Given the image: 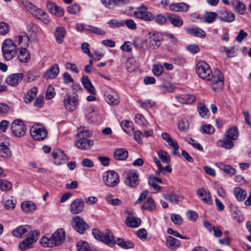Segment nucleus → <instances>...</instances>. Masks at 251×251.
I'll list each match as a JSON object with an SVG mask.
<instances>
[{
    "label": "nucleus",
    "mask_w": 251,
    "mask_h": 251,
    "mask_svg": "<svg viewBox=\"0 0 251 251\" xmlns=\"http://www.w3.org/2000/svg\"><path fill=\"white\" fill-rule=\"evenodd\" d=\"M196 73L201 79L209 81L213 90L220 91L224 87V76L222 72L216 69L212 72L209 65L205 61H200L196 65Z\"/></svg>",
    "instance_id": "obj_1"
},
{
    "label": "nucleus",
    "mask_w": 251,
    "mask_h": 251,
    "mask_svg": "<svg viewBox=\"0 0 251 251\" xmlns=\"http://www.w3.org/2000/svg\"><path fill=\"white\" fill-rule=\"evenodd\" d=\"M92 234L96 239L111 247L117 243L118 246L124 249H128L134 247V244L132 242L126 241L123 238H119L116 241L113 233L109 229H106L104 233H103L99 229L95 228L93 230Z\"/></svg>",
    "instance_id": "obj_2"
},
{
    "label": "nucleus",
    "mask_w": 251,
    "mask_h": 251,
    "mask_svg": "<svg viewBox=\"0 0 251 251\" xmlns=\"http://www.w3.org/2000/svg\"><path fill=\"white\" fill-rule=\"evenodd\" d=\"M21 2L28 12L35 17L40 20L45 24H48L50 23L49 16L45 11L38 8L27 0H22Z\"/></svg>",
    "instance_id": "obj_3"
},
{
    "label": "nucleus",
    "mask_w": 251,
    "mask_h": 251,
    "mask_svg": "<svg viewBox=\"0 0 251 251\" xmlns=\"http://www.w3.org/2000/svg\"><path fill=\"white\" fill-rule=\"evenodd\" d=\"M12 134L16 137L20 138L24 136L25 133L26 127L22 120H15L11 125Z\"/></svg>",
    "instance_id": "obj_4"
},
{
    "label": "nucleus",
    "mask_w": 251,
    "mask_h": 251,
    "mask_svg": "<svg viewBox=\"0 0 251 251\" xmlns=\"http://www.w3.org/2000/svg\"><path fill=\"white\" fill-rule=\"evenodd\" d=\"M39 233V231L37 230L29 232L28 237L19 244V248L22 251L31 248L33 244L38 240Z\"/></svg>",
    "instance_id": "obj_5"
},
{
    "label": "nucleus",
    "mask_w": 251,
    "mask_h": 251,
    "mask_svg": "<svg viewBox=\"0 0 251 251\" xmlns=\"http://www.w3.org/2000/svg\"><path fill=\"white\" fill-rule=\"evenodd\" d=\"M133 15L136 18L146 22L151 21L154 19L153 15L148 11V7L144 4L137 8L136 10L133 13Z\"/></svg>",
    "instance_id": "obj_6"
},
{
    "label": "nucleus",
    "mask_w": 251,
    "mask_h": 251,
    "mask_svg": "<svg viewBox=\"0 0 251 251\" xmlns=\"http://www.w3.org/2000/svg\"><path fill=\"white\" fill-rule=\"evenodd\" d=\"M103 181L106 186L114 187L119 183V176L114 171H108L103 174Z\"/></svg>",
    "instance_id": "obj_7"
},
{
    "label": "nucleus",
    "mask_w": 251,
    "mask_h": 251,
    "mask_svg": "<svg viewBox=\"0 0 251 251\" xmlns=\"http://www.w3.org/2000/svg\"><path fill=\"white\" fill-rule=\"evenodd\" d=\"M30 133L31 137L35 140L42 141L48 135L47 129L43 126H33L30 129Z\"/></svg>",
    "instance_id": "obj_8"
},
{
    "label": "nucleus",
    "mask_w": 251,
    "mask_h": 251,
    "mask_svg": "<svg viewBox=\"0 0 251 251\" xmlns=\"http://www.w3.org/2000/svg\"><path fill=\"white\" fill-rule=\"evenodd\" d=\"M9 139L4 136L0 137V156L2 157H8L11 155V151L9 148Z\"/></svg>",
    "instance_id": "obj_9"
},
{
    "label": "nucleus",
    "mask_w": 251,
    "mask_h": 251,
    "mask_svg": "<svg viewBox=\"0 0 251 251\" xmlns=\"http://www.w3.org/2000/svg\"><path fill=\"white\" fill-rule=\"evenodd\" d=\"M72 224L75 230L81 234L84 233L89 227V225L84 220L77 216L73 218Z\"/></svg>",
    "instance_id": "obj_10"
},
{
    "label": "nucleus",
    "mask_w": 251,
    "mask_h": 251,
    "mask_svg": "<svg viewBox=\"0 0 251 251\" xmlns=\"http://www.w3.org/2000/svg\"><path fill=\"white\" fill-rule=\"evenodd\" d=\"M66 109L69 111H74L78 105V97L77 96L67 95L63 100Z\"/></svg>",
    "instance_id": "obj_11"
},
{
    "label": "nucleus",
    "mask_w": 251,
    "mask_h": 251,
    "mask_svg": "<svg viewBox=\"0 0 251 251\" xmlns=\"http://www.w3.org/2000/svg\"><path fill=\"white\" fill-rule=\"evenodd\" d=\"M104 96L105 100L109 104L116 105L119 104L120 102L119 96L114 90L109 88L105 92Z\"/></svg>",
    "instance_id": "obj_12"
},
{
    "label": "nucleus",
    "mask_w": 251,
    "mask_h": 251,
    "mask_svg": "<svg viewBox=\"0 0 251 251\" xmlns=\"http://www.w3.org/2000/svg\"><path fill=\"white\" fill-rule=\"evenodd\" d=\"M139 176L135 172H128L126 178L125 183L129 187L135 188L139 184Z\"/></svg>",
    "instance_id": "obj_13"
},
{
    "label": "nucleus",
    "mask_w": 251,
    "mask_h": 251,
    "mask_svg": "<svg viewBox=\"0 0 251 251\" xmlns=\"http://www.w3.org/2000/svg\"><path fill=\"white\" fill-rule=\"evenodd\" d=\"M84 202L82 199L77 198L74 200L70 205V211L73 214H76L83 210Z\"/></svg>",
    "instance_id": "obj_14"
},
{
    "label": "nucleus",
    "mask_w": 251,
    "mask_h": 251,
    "mask_svg": "<svg viewBox=\"0 0 251 251\" xmlns=\"http://www.w3.org/2000/svg\"><path fill=\"white\" fill-rule=\"evenodd\" d=\"M65 233L63 228L57 229L51 236L53 241L54 246L60 245L62 244L63 241L65 239Z\"/></svg>",
    "instance_id": "obj_15"
},
{
    "label": "nucleus",
    "mask_w": 251,
    "mask_h": 251,
    "mask_svg": "<svg viewBox=\"0 0 251 251\" xmlns=\"http://www.w3.org/2000/svg\"><path fill=\"white\" fill-rule=\"evenodd\" d=\"M218 18L221 21L231 23L235 20V15L231 11L222 10L219 12Z\"/></svg>",
    "instance_id": "obj_16"
},
{
    "label": "nucleus",
    "mask_w": 251,
    "mask_h": 251,
    "mask_svg": "<svg viewBox=\"0 0 251 251\" xmlns=\"http://www.w3.org/2000/svg\"><path fill=\"white\" fill-rule=\"evenodd\" d=\"M24 75L22 73L14 74L8 75L6 82L10 86H15L17 85L22 80Z\"/></svg>",
    "instance_id": "obj_17"
},
{
    "label": "nucleus",
    "mask_w": 251,
    "mask_h": 251,
    "mask_svg": "<svg viewBox=\"0 0 251 251\" xmlns=\"http://www.w3.org/2000/svg\"><path fill=\"white\" fill-rule=\"evenodd\" d=\"M52 158L54 159V163L56 165H60L65 163L68 160L67 155L64 152L58 150L57 152H52L51 153Z\"/></svg>",
    "instance_id": "obj_18"
},
{
    "label": "nucleus",
    "mask_w": 251,
    "mask_h": 251,
    "mask_svg": "<svg viewBox=\"0 0 251 251\" xmlns=\"http://www.w3.org/2000/svg\"><path fill=\"white\" fill-rule=\"evenodd\" d=\"M197 193L201 200L205 203L211 204L212 200L209 191L204 188H201L197 190Z\"/></svg>",
    "instance_id": "obj_19"
},
{
    "label": "nucleus",
    "mask_w": 251,
    "mask_h": 251,
    "mask_svg": "<svg viewBox=\"0 0 251 251\" xmlns=\"http://www.w3.org/2000/svg\"><path fill=\"white\" fill-rule=\"evenodd\" d=\"M162 35L159 33L152 34L149 38V45L153 48L159 47L163 40Z\"/></svg>",
    "instance_id": "obj_20"
},
{
    "label": "nucleus",
    "mask_w": 251,
    "mask_h": 251,
    "mask_svg": "<svg viewBox=\"0 0 251 251\" xmlns=\"http://www.w3.org/2000/svg\"><path fill=\"white\" fill-rule=\"evenodd\" d=\"M66 34V30L64 27L57 26L56 27L54 32V36L56 42L59 44H62L63 43Z\"/></svg>",
    "instance_id": "obj_21"
},
{
    "label": "nucleus",
    "mask_w": 251,
    "mask_h": 251,
    "mask_svg": "<svg viewBox=\"0 0 251 251\" xmlns=\"http://www.w3.org/2000/svg\"><path fill=\"white\" fill-rule=\"evenodd\" d=\"M176 100L182 104L192 103L196 100V97L193 95L184 94L175 96Z\"/></svg>",
    "instance_id": "obj_22"
},
{
    "label": "nucleus",
    "mask_w": 251,
    "mask_h": 251,
    "mask_svg": "<svg viewBox=\"0 0 251 251\" xmlns=\"http://www.w3.org/2000/svg\"><path fill=\"white\" fill-rule=\"evenodd\" d=\"M76 146L81 150H88L93 145V141L86 138H80L75 143Z\"/></svg>",
    "instance_id": "obj_23"
},
{
    "label": "nucleus",
    "mask_w": 251,
    "mask_h": 251,
    "mask_svg": "<svg viewBox=\"0 0 251 251\" xmlns=\"http://www.w3.org/2000/svg\"><path fill=\"white\" fill-rule=\"evenodd\" d=\"M81 81L83 87L89 93L93 95L96 94L97 91L87 76L83 75L81 78Z\"/></svg>",
    "instance_id": "obj_24"
},
{
    "label": "nucleus",
    "mask_w": 251,
    "mask_h": 251,
    "mask_svg": "<svg viewBox=\"0 0 251 251\" xmlns=\"http://www.w3.org/2000/svg\"><path fill=\"white\" fill-rule=\"evenodd\" d=\"M230 3L236 12L241 15L245 14L246 7L243 2L238 0H233L231 1Z\"/></svg>",
    "instance_id": "obj_25"
},
{
    "label": "nucleus",
    "mask_w": 251,
    "mask_h": 251,
    "mask_svg": "<svg viewBox=\"0 0 251 251\" xmlns=\"http://www.w3.org/2000/svg\"><path fill=\"white\" fill-rule=\"evenodd\" d=\"M169 8L173 11L187 12L189 9V6L184 2H179L170 4Z\"/></svg>",
    "instance_id": "obj_26"
},
{
    "label": "nucleus",
    "mask_w": 251,
    "mask_h": 251,
    "mask_svg": "<svg viewBox=\"0 0 251 251\" xmlns=\"http://www.w3.org/2000/svg\"><path fill=\"white\" fill-rule=\"evenodd\" d=\"M19 50L17 58L18 60L21 63H27L30 59V56L25 48L18 49Z\"/></svg>",
    "instance_id": "obj_27"
},
{
    "label": "nucleus",
    "mask_w": 251,
    "mask_h": 251,
    "mask_svg": "<svg viewBox=\"0 0 251 251\" xmlns=\"http://www.w3.org/2000/svg\"><path fill=\"white\" fill-rule=\"evenodd\" d=\"M168 20L175 27H180L183 24V20L182 18L176 14H169L168 15Z\"/></svg>",
    "instance_id": "obj_28"
},
{
    "label": "nucleus",
    "mask_w": 251,
    "mask_h": 251,
    "mask_svg": "<svg viewBox=\"0 0 251 251\" xmlns=\"http://www.w3.org/2000/svg\"><path fill=\"white\" fill-rule=\"evenodd\" d=\"M128 152L126 149L120 148L116 150L114 153V157L117 160H125L127 157Z\"/></svg>",
    "instance_id": "obj_29"
},
{
    "label": "nucleus",
    "mask_w": 251,
    "mask_h": 251,
    "mask_svg": "<svg viewBox=\"0 0 251 251\" xmlns=\"http://www.w3.org/2000/svg\"><path fill=\"white\" fill-rule=\"evenodd\" d=\"M185 30L188 33L196 37L204 38L206 36L205 32L198 27L186 28Z\"/></svg>",
    "instance_id": "obj_30"
},
{
    "label": "nucleus",
    "mask_w": 251,
    "mask_h": 251,
    "mask_svg": "<svg viewBox=\"0 0 251 251\" xmlns=\"http://www.w3.org/2000/svg\"><path fill=\"white\" fill-rule=\"evenodd\" d=\"M203 225L205 228L209 231H213L214 236L216 237H220L222 235V231L217 226H213L210 223L203 221Z\"/></svg>",
    "instance_id": "obj_31"
},
{
    "label": "nucleus",
    "mask_w": 251,
    "mask_h": 251,
    "mask_svg": "<svg viewBox=\"0 0 251 251\" xmlns=\"http://www.w3.org/2000/svg\"><path fill=\"white\" fill-rule=\"evenodd\" d=\"M180 245V242L179 240L171 236L167 237L166 246L170 250H175L179 247Z\"/></svg>",
    "instance_id": "obj_32"
},
{
    "label": "nucleus",
    "mask_w": 251,
    "mask_h": 251,
    "mask_svg": "<svg viewBox=\"0 0 251 251\" xmlns=\"http://www.w3.org/2000/svg\"><path fill=\"white\" fill-rule=\"evenodd\" d=\"M29 228V226L26 225L20 226L13 230L12 234L15 237L21 238L28 232Z\"/></svg>",
    "instance_id": "obj_33"
},
{
    "label": "nucleus",
    "mask_w": 251,
    "mask_h": 251,
    "mask_svg": "<svg viewBox=\"0 0 251 251\" xmlns=\"http://www.w3.org/2000/svg\"><path fill=\"white\" fill-rule=\"evenodd\" d=\"M38 92V89L36 87H32L29 90L24 96V101L26 103L31 102L36 96Z\"/></svg>",
    "instance_id": "obj_34"
},
{
    "label": "nucleus",
    "mask_w": 251,
    "mask_h": 251,
    "mask_svg": "<svg viewBox=\"0 0 251 251\" xmlns=\"http://www.w3.org/2000/svg\"><path fill=\"white\" fill-rule=\"evenodd\" d=\"M125 222L128 226L134 228L140 226L141 220L134 216H127Z\"/></svg>",
    "instance_id": "obj_35"
},
{
    "label": "nucleus",
    "mask_w": 251,
    "mask_h": 251,
    "mask_svg": "<svg viewBox=\"0 0 251 251\" xmlns=\"http://www.w3.org/2000/svg\"><path fill=\"white\" fill-rule=\"evenodd\" d=\"M234 195L238 201H243L247 196V192L240 187H236L234 189Z\"/></svg>",
    "instance_id": "obj_36"
},
{
    "label": "nucleus",
    "mask_w": 251,
    "mask_h": 251,
    "mask_svg": "<svg viewBox=\"0 0 251 251\" xmlns=\"http://www.w3.org/2000/svg\"><path fill=\"white\" fill-rule=\"evenodd\" d=\"M22 210L26 213L32 212L36 209V205L32 202L26 201L21 204Z\"/></svg>",
    "instance_id": "obj_37"
},
{
    "label": "nucleus",
    "mask_w": 251,
    "mask_h": 251,
    "mask_svg": "<svg viewBox=\"0 0 251 251\" xmlns=\"http://www.w3.org/2000/svg\"><path fill=\"white\" fill-rule=\"evenodd\" d=\"M217 144L218 146L224 147L226 149H230L234 146L232 140L226 136L224 140L218 141Z\"/></svg>",
    "instance_id": "obj_38"
},
{
    "label": "nucleus",
    "mask_w": 251,
    "mask_h": 251,
    "mask_svg": "<svg viewBox=\"0 0 251 251\" xmlns=\"http://www.w3.org/2000/svg\"><path fill=\"white\" fill-rule=\"evenodd\" d=\"M50 235L47 234L43 236L40 240L41 244L44 247H53L54 244Z\"/></svg>",
    "instance_id": "obj_39"
},
{
    "label": "nucleus",
    "mask_w": 251,
    "mask_h": 251,
    "mask_svg": "<svg viewBox=\"0 0 251 251\" xmlns=\"http://www.w3.org/2000/svg\"><path fill=\"white\" fill-rule=\"evenodd\" d=\"M239 136V132L237 127L235 126H233L226 132L225 136L229 138L232 140H236Z\"/></svg>",
    "instance_id": "obj_40"
},
{
    "label": "nucleus",
    "mask_w": 251,
    "mask_h": 251,
    "mask_svg": "<svg viewBox=\"0 0 251 251\" xmlns=\"http://www.w3.org/2000/svg\"><path fill=\"white\" fill-rule=\"evenodd\" d=\"M218 166L221 170L230 176H232L236 173V170L228 165H226L223 163H219Z\"/></svg>",
    "instance_id": "obj_41"
},
{
    "label": "nucleus",
    "mask_w": 251,
    "mask_h": 251,
    "mask_svg": "<svg viewBox=\"0 0 251 251\" xmlns=\"http://www.w3.org/2000/svg\"><path fill=\"white\" fill-rule=\"evenodd\" d=\"M137 67L138 63L133 58L128 59L126 62V68L129 72H133Z\"/></svg>",
    "instance_id": "obj_42"
},
{
    "label": "nucleus",
    "mask_w": 251,
    "mask_h": 251,
    "mask_svg": "<svg viewBox=\"0 0 251 251\" xmlns=\"http://www.w3.org/2000/svg\"><path fill=\"white\" fill-rule=\"evenodd\" d=\"M135 122L142 128H146L149 125L147 121L145 119L143 116L141 114L136 115L135 116Z\"/></svg>",
    "instance_id": "obj_43"
},
{
    "label": "nucleus",
    "mask_w": 251,
    "mask_h": 251,
    "mask_svg": "<svg viewBox=\"0 0 251 251\" xmlns=\"http://www.w3.org/2000/svg\"><path fill=\"white\" fill-rule=\"evenodd\" d=\"M164 198L167 201H169L171 202L176 204L182 199V197L180 195H176L175 194L172 193L169 194L164 195Z\"/></svg>",
    "instance_id": "obj_44"
},
{
    "label": "nucleus",
    "mask_w": 251,
    "mask_h": 251,
    "mask_svg": "<svg viewBox=\"0 0 251 251\" xmlns=\"http://www.w3.org/2000/svg\"><path fill=\"white\" fill-rule=\"evenodd\" d=\"M59 67L57 65H54L46 72V77L47 78H55L59 73Z\"/></svg>",
    "instance_id": "obj_45"
},
{
    "label": "nucleus",
    "mask_w": 251,
    "mask_h": 251,
    "mask_svg": "<svg viewBox=\"0 0 251 251\" xmlns=\"http://www.w3.org/2000/svg\"><path fill=\"white\" fill-rule=\"evenodd\" d=\"M157 155L159 158L164 163H169L171 161V158L169 154L164 150H159L157 151Z\"/></svg>",
    "instance_id": "obj_46"
},
{
    "label": "nucleus",
    "mask_w": 251,
    "mask_h": 251,
    "mask_svg": "<svg viewBox=\"0 0 251 251\" xmlns=\"http://www.w3.org/2000/svg\"><path fill=\"white\" fill-rule=\"evenodd\" d=\"M121 125L123 130L127 133L134 130V126L133 123L128 120H123L121 123Z\"/></svg>",
    "instance_id": "obj_47"
},
{
    "label": "nucleus",
    "mask_w": 251,
    "mask_h": 251,
    "mask_svg": "<svg viewBox=\"0 0 251 251\" xmlns=\"http://www.w3.org/2000/svg\"><path fill=\"white\" fill-rule=\"evenodd\" d=\"M142 208L149 211H152L155 208V202L151 197H149L143 204Z\"/></svg>",
    "instance_id": "obj_48"
},
{
    "label": "nucleus",
    "mask_w": 251,
    "mask_h": 251,
    "mask_svg": "<svg viewBox=\"0 0 251 251\" xmlns=\"http://www.w3.org/2000/svg\"><path fill=\"white\" fill-rule=\"evenodd\" d=\"M86 31L93 33L99 35H104L105 34V31L98 27L93 26L91 25L88 26V28L85 29Z\"/></svg>",
    "instance_id": "obj_49"
},
{
    "label": "nucleus",
    "mask_w": 251,
    "mask_h": 251,
    "mask_svg": "<svg viewBox=\"0 0 251 251\" xmlns=\"http://www.w3.org/2000/svg\"><path fill=\"white\" fill-rule=\"evenodd\" d=\"M4 59L6 60H11L16 54V50H2Z\"/></svg>",
    "instance_id": "obj_50"
},
{
    "label": "nucleus",
    "mask_w": 251,
    "mask_h": 251,
    "mask_svg": "<svg viewBox=\"0 0 251 251\" xmlns=\"http://www.w3.org/2000/svg\"><path fill=\"white\" fill-rule=\"evenodd\" d=\"M16 50L15 44L10 39L4 41L2 45V50Z\"/></svg>",
    "instance_id": "obj_51"
},
{
    "label": "nucleus",
    "mask_w": 251,
    "mask_h": 251,
    "mask_svg": "<svg viewBox=\"0 0 251 251\" xmlns=\"http://www.w3.org/2000/svg\"><path fill=\"white\" fill-rule=\"evenodd\" d=\"M201 131L207 134H212L215 131V128L210 124H205L201 127Z\"/></svg>",
    "instance_id": "obj_52"
},
{
    "label": "nucleus",
    "mask_w": 251,
    "mask_h": 251,
    "mask_svg": "<svg viewBox=\"0 0 251 251\" xmlns=\"http://www.w3.org/2000/svg\"><path fill=\"white\" fill-rule=\"evenodd\" d=\"M218 15L215 12H207L205 16L204 19L206 22L211 23L213 22L216 18H218Z\"/></svg>",
    "instance_id": "obj_53"
},
{
    "label": "nucleus",
    "mask_w": 251,
    "mask_h": 251,
    "mask_svg": "<svg viewBox=\"0 0 251 251\" xmlns=\"http://www.w3.org/2000/svg\"><path fill=\"white\" fill-rule=\"evenodd\" d=\"M107 24L112 28L120 27L125 25L124 21H118L116 19H111L109 20Z\"/></svg>",
    "instance_id": "obj_54"
},
{
    "label": "nucleus",
    "mask_w": 251,
    "mask_h": 251,
    "mask_svg": "<svg viewBox=\"0 0 251 251\" xmlns=\"http://www.w3.org/2000/svg\"><path fill=\"white\" fill-rule=\"evenodd\" d=\"M178 127L180 131L186 132L189 129V123L186 119H182L178 124Z\"/></svg>",
    "instance_id": "obj_55"
},
{
    "label": "nucleus",
    "mask_w": 251,
    "mask_h": 251,
    "mask_svg": "<svg viewBox=\"0 0 251 251\" xmlns=\"http://www.w3.org/2000/svg\"><path fill=\"white\" fill-rule=\"evenodd\" d=\"M12 185L9 181L0 179V189L3 191H7L12 188Z\"/></svg>",
    "instance_id": "obj_56"
},
{
    "label": "nucleus",
    "mask_w": 251,
    "mask_h": 251,
    "mask_svg": "<svg viewBox=\"0 0 251 251\" xmlns=\"http://www.w3.org/2000/svg\"><path fill=\"white\" fill-rule=\"evenodd\" d=\"M15 38V42L18 43V45L21 44L23 41H24L28 46V44L27 43L29 42V38L26 34L24 33L23 35L18 36Z\"/></svg>",
    "instance_id": "obj_57"
},
{
    "label": "nucleus",
    "mask_w": 251,
    "mask_h": 251,
    "mask_svg": "<svg viewBox=\"0 0 251 251\" xmlns=\"http://www.w3.org/2000/svg\"><path fill=\"white\" fill-rule=\"evenodd\" d=\"M155 22L159 25H163L167 22V19L166 17L162 14H158L155 17H154Z\"/></svg>",
    "instance_id": "obj_58"
},
{
    "label": "nucleus",
    "mask_w": 251,
    "mask_h": 251,
    "mask_svg": "<svg viewBox=\"0 0 251 251\" xmlns=\"http://www.w3.org/2000/svg\"><path fill=\"white\" fill-rule=\"evenodd\" d=\"M163 67L159 64L154 65L152 69L153 74L156 76H159L163 73Z\"/></svg>",
    "instance_id": "obj_59"
},
{
    "label": "nucleus",
    "mask_w": 251,
    "mask_h": 251,
    "mask_svg": "<svg viewBox=\"0 0 251 251\" xmlns=\"http://www.w3.org/2000/svg\"><path fill=\"white\" fill-rule=\"evenodd\" d=\"M67 10L71 14H77L80 11V7L78 4L75 3L69 6Z\"/></svg>",
    "instance_id": "obj_60"
},
{
    "label": "nucleus",
    "mask_w": 251,
    "mask_h": 251,
    "mask_svg": "<svg viewBox=\"0 0 251 251\" xmlns=\"http://www.w3.org/2000/svg\"><path fill=\"white\" fill-rule=\"evenodd\" d=\"M171 219L172 222L176 225H181L183 222L181 217L176 214H172L171 215Z\"/></svg>",
    "instance_id": "obj_61"
},
{
    "label": "nucleus",
    "mask_w": 251,
    "mask_h": 251,
    "mask_svg": "<svg viewBox=\"0 0 251 251\" xmlns=\"http://www.w3.org/2000/svg\"><path fill=\"white\" fill-rule=\"evenodd\" d=\"M112 196L111 194H108L107 197V201L109 204L112 205H119L121 203V201L119 199H111Z\"/></svg>",
    "instance_id": "obj_62"
},
{
    "label": "nucleus",
    "mask_w": 251,
    "mask_h": 251,
    "mask_svg": "<svg viewBox=\"0 0 251 251\" xmlns=\"http://www.w3.org/2000/svg\"><path fill=\"white\" fill-rule=\"evenodd\" d=\"M198 109L200 115L202 117L205 116L208 111V109L206 108L205 105L202 103H200L199 104L198 106Z\"/></svg>",
    "instance_id": "obj_63"
},
{
    "label": "nucleus",
    "mask_w": 251,
    "mask_h": 251,
    "mask_svg": "<svg viewBox=\"0 0 251 251\" xmlns=\"http://www.w3.org/2000/svg\"><path fill=\"white\" fill-rule=\"evenodd\" d=\"M9 106L5 103H0V115L4 116L9 110Z\"/></svg>",
    "instance_id": "obj_64"
}]
</instances>
